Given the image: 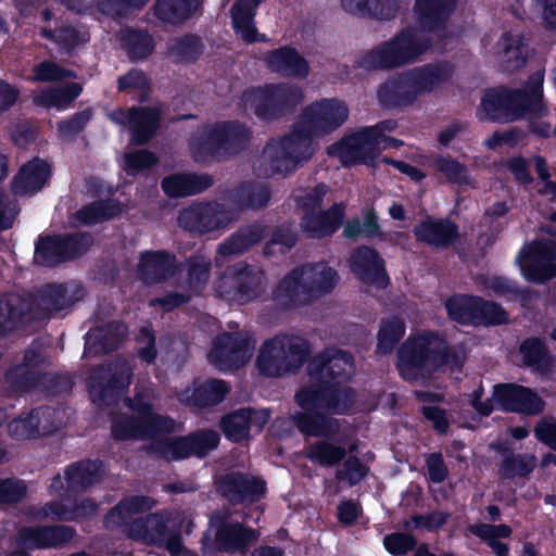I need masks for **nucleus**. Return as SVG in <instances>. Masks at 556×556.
I'll return each instance as SVG.
<instances>
[{
	"mask_svg": "<svg viewBox=\"0 0 556 556\" xmlns=\"http://www.w3.org/2000/svg\"><path fill=\"white\" fill-rule=\"evenodd\" d=\"M103 463L99 458H85L66 466L65 481L71 494H80L97 483L102 477Z\"/></svg>",
	"mask_w": 556,
	"mask_h": 556,
	"instance_id": "36",
	"label": "nucleus"
},
{
	"mask_svg": "<svg viewBox=\"0 0 556 556\" xmlns=\"http://www.w3.org/2000/svg\"><path fill=\"white\" fill-rule=\"evenodd\" d=\"M249 344L242 332H224L214 340L210 356L219 367L239 368L247 362Z\"/></svg>",
	"mask_w": 556,
	"mask_h": 556,
	"instance_id": "27",
	"label": "nucleus"
},
{
	"mask_svg": "<svg viewBox=\"0 0 556 556\" xmlns=\"http://www.w3.org/2000/svg\"><path fill=\"white\" fill-rule=\"evenodd\" d=\"M543 84L544 72L536 71L529 76L525 88L515 89L522 93L520 100L529 115L539 117L547 112V109L543 103Z\"/></svg>",
	"mask_w": 556,
	"mask_h": 556,
	"instance_id": "51",
	"label": "nucleus"
},
{
	"mask_svg": "<svg viewBox=\"0 0 556 556\" xmlns=\"http://www.w3.org/2000/svg\"><path fill=\"white\" fill-rule=\"evenodd\" d=\"M89 40L90 35L84 27L71 23H62L58 26L56 46L62 53L72 55Z\"/></svg>",
	"mask_w": 556,
	"mask_h": 556,
	"instance_id": "56",
	"label": "nucleus"
},
{
	"mask_svg": "<svg viewBox=\"0 0 556 556\" xmlns=\"http://www.w3.org/2000/svg\"><path fill=\"white\" fill-rule=\"evenodd\" d=\"M456 4L457 0H415L414 11L420 30L445 38Z\"/></svg>",
	"mask_w": 556,
	"mask_h": 556,
	"instance_id": "24",
	"label": "nucleus"
},
{
	"mask_svg": "<svg viewBox=\"0 0 556 556\" xmlns=\"http://www.w3.org/2000/svg\"><path fill=\"white\" fill-rule=\"evenodd\" d=\"M203 39L193 33L174 37L167 46V54L176 64H193L204 53Z\"/></svg>",
	"mask_w": 556,
	"mask_h": 556,
	"instance_id": "45",
	"label": "nucleus"
},
{
	"mask_svg": "<svg viewBox=\"0 0 556 556\" xmlns=\"http://www.w3.org/2000/svg\"><path fill=\"white\" fill-rule=\"evenodd\" d=\"M159 163L157 155L148 150L140 149L124 154V170L128 176L135 177L137 174L149 170Z\"/></svg>",
	"mask_w": 556,
	"mask_h": 556,
	"instance_id": "60",
	"label": "nucleus"
},
{
	"mask_svg": "<svg viewBox=\"0 0 556 556\" xmlns=\"http://www.w3.org/2000/svg\"><path fill=\"white\" fill-rule=\"evenodd\" d=\"M126 406L138 418L144 420H159L157 429L162 430L164 434H169L175 429V420L167 415H161L154 412L153 403L148 399L143 391H136L132 397L125 401Z\"/></svg>",
	"mask_w": 556,
	"mask_h": 556,
	"instance_id": "50",
	"label": "nucleus"
},
{
	"mask_svg": "<svg viewBox=\"0 0 556 556\" xmlns=\"http://www.w3.org/2000/svg\"><path fill=\"white\" fill-rule=\"evenodd\" d=\"M159 420H144L134 415L121 414L111 424V435L115 441L148 440L164 434L157 429Z\"/></svg>",
	"mask_w": 556,
	"mask_h": 556,
	"instance_id": "32",
	"label": "nucleus"
},
{
	"mask_svg": "<svg viewBox=\"0 0 556 556\" xmlns=\"http://www.w3.org/2000/svg\"><path fill=\"white\" fill-rule=\"evenodd\" d=\"M432 46L429 35L407 26L361 55L357 65L366 71L399 68L417 62Z\"/></svg>",
	"mask_w": 556,
	"mask_h": 556,
	"instance_id": "7",
	"label": "nucleus"
},
{
	"mask_svg": "<svg viewBox=\"0 0 556 556\" xmlns=\"http://www.w3.org/2000/svg\"><path fill=\"white\" fill-rule=\"evenodd\" d=\"M83 92L79 83L71 81L64 86L48 89L36 99V103L47 108L64 110L70 106Z\"/></svg>",
	"mask_w": 556,
	"mask_h": 556,
	"instance_id": "54",
	"label": "nucleus"
},
{
	"mask_svg": "<svg viewBox=\"0 0 556 556\" xmlns=\"http://www.w3.org/2000/svg\"><path fill=\"white\" fill-rule=\"evenodd\" d=\"M271 199L268 184L255 179L242 180L223 193V203L228 223H235L249 212L265 210Z\"/></svg>",
	"mask_w": 556,
	"mask_h": 556,
	"instance_id": "16",
	"label": "nucleus"
},
{
	"mask_svg": "<svg viewBox=\"0 0 556 556\" xmlns=\"http://www.w3.org/2000/svg\"><path fill=\"white\" fill-rule=\"evenodd\" d=\"M348 450L341 441L333 442L331 439L321 438L309 446L308 459L324 468L339 466L346 457Z\"/></svg>",
	"mask_w": 556,
	"mask_h": 556,
	"instance_id": "46",
	"label": "nucleus"
},
{
	"mask_svg": "<svg viewBox=\"0 0 556 556\" xmlns=\"http://www.w3.org/2000/svg\"><path fill=\"white\" fill-rule=\"evenodd\" d=\"M177 258L166 251H146L141 253L138 270L146 283H159L176 274Z\"/></svg>",
	"mask_w": 556,
	"mask_h": 556,
	"instance_id": "31",
	"label": "nucleus"
},
{
	"mask_svg": "<svg viewBox=\"0 0 556 556\" xmlns=\"http://www.w3.org/2000/svg\"><path fill=\"white\" fill-rule=\"evenodd\" d=\"M76 535L75 528L66 525L24 526L16 534L17 549L8 556H31V551L62 548Z\"/></svg>",
	"mask_w": 556,
	"mask_h": 556,
	"instance_id": "18",
	"label": "nucleus"
},
{
	"mask_svg": "<svg viewBox=\"0 0 556 556\" xmlns=\"http://www.w3.org/2000/svg\"><path fill=\"white\" fill-rule=\"evenodd\" d=\"M444 308L447 318L462 326L490 327L508 323L507 312L500 303L480 295L454 293L445 300Z\"/></svg>",
	"mask_w": 556,
	"mask_h": 556,
	"instance_id": "11",
	"label": "nucleus"
},
{
	"mask_svg": "<svg viewBox=\"0 0 556 556\" xmlns=\"http://www.w3.org/2000/svg\"><path fill=\"white\" fill-rule=\"evenodd\" d=\"M505 41L503 51V70L514 73L527 63V55L525 54L526 46L521 39L515 40L509 34L503 36Z\"/></svg>",
	"mask_w": 556,
	"mask_h": 556,
	"instance_id": "59",
	"label": "nucleus"
},
{
	"mask_svg": "<svg viewBox=\"0 0 556 556\" xmlns=\"http://www.w3.org/2000/svg\"><path fill=\"white\" fill-rule=\"evenodd\" d=\"M413 233L416 241L440 250L454 245L460 237L459 227L454 220L429 215L414 227Z\"/></svg>",
	"mask_w": 556,
	"mask_h": 556,
	"instance_id": "25",
	"label": "nucleus"
},
{
	"mask_svg": "<svg viewBox=\"0 0 556 556\" xmlns=\"http://www.w3.org/2000/svg\"><path fill=\"white\" fill-rule=\"evenodd\" d=\"M522 93L506 86L490 87L483 91L476 115L480 122L513 123L529 115L520 98Z\"/></svg>",
	"mask_w": 556,
	"mask_h": 556,
	"instance_id": "14",
	"label": "nucleus"
},
{
	"mask_svg": "<svg viewBox=\"0 0 556 556\" xmlns=\"http://www.w3.org/2000/svg\"><path fill=\"white\" fill-rule=\"evenodd\" d=\"M253 138V130L239 119L217 121L207 125L190 143L194 160L222 159L244 152Z\"/></svg>",
	"mask_w": 556,
	"mask_h": 556,
	"instance_id": "8",
	"label": "nucleus"
},
{
	"mask_svg": "<svg viewBox=\"0 0 556 556\" xmlns=\"http://www.w3.org/2000/svg\"><path fill=\"white\" fill-rule=\"evenodd\" d=\"M467 358L463 343L451 345L438 331L409 337L397 351V369L405 381L431 378L443 367L460 372Z\"/></svg>",
	"mask_w": 556,
	"mask_h": 556,
	"instance_id": "4",
	"label": "nucleus"
},
{
	"mask_svg": "<svg viewBox=\"0 0 556 556\" xmlns=\"http://www.w3.org/2000/svg\"><path fill=\"white\" fill-rule=\"evenodd\" d=\"M199 7V0H156L154 15L165 23L181 24L192 17Z\"/></svg>",
	"mask_w": 556,
	"mask_h": 556,
	"instance_id": "49",
	"label": "nucleus"
},
{
	"mask_svg": "<svg viewBox=\"0 0 556 556\" xmlns=\"http://www.w3.org/2000/svg\"><path fill=\"white\" fill-rule=\"evenodd\" d=\"M380 152L381 147H378L367 127L344 136L327 148L328 155L338 157L345 167L368 165L378 159Z\"/></svg>",
	"mask_w": 556,
	"mask_h": 556,
	"instance_id": "20",
	"label": "nucleus"
},
{
	"mask_svg": "<svg viewBox=\"0 0 556 556\" xmlns=\"http://www.w3.org/2000/svg\"><path fill=\"white\" fill-rule=\"evenodd\" d=\"M265 280V271L261 267L237 262L225 268L215 289L222 299L244 305L262 296Z\"/></svg>",
	"mask_w": 556,
	"mask_h": 556,
	"instance_id": "12",
	"label": "nucleus"
},
{
	"mask_svg": "<svg viewBox=\"0 0 556 556\" xmlns=\"http://www.w3.org/2000/svg\"><path fill=\"white\" fill-rule=\"evenodd\" d=\"M144 451L149 455L167 462H178L194 456L187 434L153 440Z\"/></svg>",
	"mask_w": 556,
	"mask_h": 556,
	"instance_id": "44",
	"label": "nucleus"
},
{
	"mask_svg": "<svg viewBox=\"0 0 556 556\" xmlns=\"http://www.w3.org/2000/svg\"><path fill=\"white\" fill-rule=\"evenodd\" d=\"M303 100L301 87L290 83H266L243 90L241 102L257 119L273 122L292 113Z\"/></svg>",
	"mask_w": 556,
	"mask_h": 556,
	"instance_id": "9",
	"label": "nucleus"
},
{
	"mask_svg": "<svg viewBox=\"0 0 556 556\" xmlns=\"http://www.w3.org/2000/svg\"><path fill=\"white\" fill-rule=\"evenodd\" d=\"M433 167L438 173H441L445 177L446 182L451 185L462 186L469 182L467 166L448 155H437L433 159Z\"/></svg>",
	"mask_w": 556,
	"mask_h": 556,
	"instance_id": "58",
	"label": "nucleus"
},
{
	"mask_svg": "<svg viewBox=\"0 0 556 556\" xmlns=\"http://www.w3.org/2000/svg\"><path fill=\"white\" fill-rule=\"evenodd\" d=\"M349 117V108L337 98H324L306 106L301 122L279 139H270L264 147L271 175H288L308 161L313 154L314 137L329 135Z\"/></svg>",
	"mask_w": 556,
	"mask_h": 556,
	"instance_id": "1",
	"label": "nucleus"
},
{
	"mask_svg": "<svg viewBox=\"0 0 556 556\" xmlns=\"http://www.w3.org/2000/svg\"><path fill=\"white\" fill-rule=\"evenodd\" d=\"M229 393L226 381L208 378L203 382H194L189 395L186 396L188 405L197 408H208L220 404Z\"/></svg>",
	"mask_w": 556,
	"mask_h": 556,
	"instance_id": "43",
	"label": "nucleus"
},
{
	"mask_svg": "<svg viewBox=\"0 0 556 556\" xmlns=\"http://www.w3.org/2000/svg\"><path fill=\"white\" fill-rule=\"evenodd\" d=\"M519 355L525 367L532 371L546 375L552 371L555 358L546 342L540 337H529L521 341Z\"/></svg>",
	"mask_w": 556,
	"mask_h": 556,
	"instance_id": "39",
	"label": "nucleus"
},
{
	"mask_svg": "<svg viewBox=\"0 0 556 556\" xmlns=\"http://www.w3.org/2000/svg\"><path fill=\"white\" fill-rule=\"evenodd\" d=\"M348 263L350 271L362 283L379 290L390 285L386 262L375 248L365 244L356 247L351 251Z\"/></svg>",
	"mask_w": 556,
	"mask_h": 556,
	"instance_id": "22",
	"label": "nucleus"
},
{
	"mask_svg": "<svg viewBox=\"0 0 556 556\" xmlns=\"http://www.w3.org/2000/svg\"><path fill=\"white\" fill-rule=\"evenodd\" d=\"M345 217L343 203H333L327 210H317L302 215L300 227L309 239H325L333 236Z\"/></svg>",
	"mask_w": 556,
	"mask_h": 556,
	"instance_id": "26",
	"label": "nucleus"
},
{
	"mask_svg": "<svg viewBox=\"0 0 556 556\" xmlns=\"http://www.w3.org/2000/svg\"><path fill=\"white\" fill-rule=\"evenodd\" d=\"M217 489L231 505L253 504L266 493V482L241 471H231L219 477Z\"/></svg>",
	"mask_w": 556,
	"mask_h": 556,
	"instance_id": "23",
	"label": "nucleus"
},
{
	"mask_svg": "<svg viewBox=\"0 0 556 556\" xmlns=\"http://www.w3.org/2000/svg\"><path fill=\"white\" fill-rule=\"evenodd\" d=\"M93 116V109L88 106L81 111L75 112L68 118L59 121L56 129L62 139H74L85 130Z\"/></svg>",
	"mask_w": 556,
	"mask_h": 556,
	"instance_id": "62",
	"label": "nucleus"
},
{
	"mask_svg": "<svg viewBox=\"0 0 556 556\" xmlns=\"http://www.w3.org/2000/svg\"><path fill=\"white\" fill-rule=\"evenodd\" d=\"M214 185L210 174L176 173L165 176L161 181L163 192L172 199L197 195Z\"/></svg>",
	"mask_w": 556,
	"mask_h": 556,
	"instance_id": "30",
	"label": "nucleus"
},
{
	"mask_svg": "<svg viewBox=\"0 0 556 556\" xmlns=\"http://www.w3.org/2000/svg\"><path fill=\"white\" fill-rule=\"evenodd\" d=\"M266 230L267 226L262 220L241 226L219 243L217 253L223 257L242 254L261 243Z\"/></svg>",
	"mask_w": 556,
	"mask_h": 556,
	"instance_id": "34",
	"label": "nucleus"
},
{
	"mask_svg": "<svg viewBox=\"0 0 556 556\" xmlns=\"http://www.w3.org/2000/svg\"><path fill=\"white\" fill-rule=\"evenodd\" d=\"M51 176V166L40 157H34L25 163L11 181L14 195L35 194L39 192Z\"/></svg>",
	"mask_w": 556,
	"mask_h": 556,
	"instance_id": "28",
	"label": "nucleus"
},
{
	"mask_svg": "<svg viewBox=\"0 0 556 556\" xmlns=\"http://www.w3.org/2000/svg\"><path fill=\"white\" fill-rule=\"evenodd\" d=\"M117 37L122 50L131 62L147 60L155 50V40L148 29L125 26Z\"/></svg>",
	"mask_w": 556,
	"mask_h": 556,
	"instance_id": "38",
	"label": "nucleus"
},
{
	"mask_svg": "<svg viewBox=\"0 0 556 556\" xmlns=\"http://www.w3.org/2000/svg\"><path fill=\"white\" fill-rule=\"evenodd\" d=\"M264 61L273 73L286 77L304 79L309 74L307 60L291 46H282L268 51Z\"/></svg>",
	"mask_w": 556,
	"mask_h": 556,
	"instance_id": "29",
	"label": "nucleus"
},
{
	"mask_svg": "<svg viewBox=\"0 0 556 556\" xmlns=\"http://www.w3.org/2000/svg\"><path fill=\"white\" fill-rule=\"evenodd\" d=\"M261 0H236L230 10L232 28L247 43L266 42L265 34H260L254 17Z\"/></svg>",
	"mask_w": 556,
	"mask_h": 556,
	"instance_id": "33",
	"label": "nucleus"
},
{
	"mask_svg": "<svg viewBox=\"0 0 556 556\" xmlns=\"http://www.w3.org/2000/svg\"><path fill=\"white\" fill-rule=\"evenodd\" d=\"M157 501L149 495H129L122 498L104 516V522L109 527L124 526L132 516L150 511Z\"/></svg>",
	"mask_w": 556,
	"mask_h": 556,
	"instance_id": "42",
	"label": "nucleus"
},
{
	"mask_svg": "<svg viewBox=\"0 0 556 556\" xmlns=\"http://www.w3.org/2000/svg\"><path fill=\"white\" fill-rule=\"evenodd\" d=\"M496 409L522 416H539L546 406L536 390L517 382H498L493 386Z\"/></svg>",
	"mask_w": 556,
	"mask_h": 556,
	"instance_id": "19",
	"label": "nucleus"
},
{
	"mask_svg": "<svg viewBox=\"0 0 556 556\" xmlns=\"http://www.w3.org/2000/svg\"><path fill=\"white\" fill-rule=\"evenodd\" d=\"M454 71V65L450 61H438L394 73L378 86V103L384 110L407 109L419 96L430 93L447 83Z\"/></svg>",
	"mask_w": 556,
	"mask_h": 556,
	"instance_id": "5",
	"label": "nucleus"
},
{
	"mask_svg": "<svg viewBox=\"0 0 556 556\" xmlns=\"http://www.w3.org/2000/svg\"><path fill=\"white\" fill-rule=\"evenodd\" d=\"M122 204L118 200L108 198L92 201L76 213L77 218L84 225H96L111 220L122 214Z\"/></svg>",
	"mask_w": 556,
	"mask_h": 556,
	"instance_id": "48",
	"label": "nucleus"
},
{
	"mask_svg": "<svg viewBox=\"0 0 556 556\" xmlns=\"http://www.w3.org/2000/svg\"><path fill=\"white\" fill-rule=\"evenodd\" d=\"M500 453L504 456L498 468L502 479L528 478L536 466L533 454H515L506 447H501Z\"/></svg>",
	"mask_w": 556,
	"mask_h": 556,
	"instance_id": "47",
	"label": "nucleus"
},
{
	"mask_svg": "<svg viewBox=\"0 0 556 556\" xmlns=\"http://www.w3.org/2000/svg\"><path fill=\"white\" fill-rule=\"evenodd\" d=\"M128 126L130 143L144 146L155 135L160 126V111L153 106L128 108Z\"/></svg>",
	"mask_w": 556,
	"mask_h": 556,
	"instance_id": "35",
	"label": "nucleus"
},
{
	"mask_svg": "<svg viewBox=\"0 0 556 556\" xmlns=\"http://www.w3.org/2000/svg\"><path fill=\"white\" fill-rule=\"evenodd\" d=\"M85 289L80 282L70 281L43 285L37 296L9 292L0 296V338L50 318L83 300Z\"/></svg>",
	"mask_w": 556,
	"mask_h": 556,
	"instance_id": "3",
	"label": "nucleus"
},
{
	"mask_svg": "<svg viewBox=\"0 0 556 556\" xmlns=\"http://www.w3.org/2000/svg\"><path fill=\"white\" fill-rule=\"evenodd\" d=\"M255 539V530L240 522L222 521L215 532V541L222 552L244 549Z\"/></svg>",
	"mask_w": 556,
	"mask_h": 556,
	"instance_id": "40",
	"label": "nucleus"
},
{
	"mask_svg": "<svg viewBox=\"0 0 556 556\" xmlns=\"http://www.w3.org/2000/svg\"><path fill=\"white\" fill-rule=\"evenodd\" d=\"M525 279L532 283H545L556 278V241L535 239L525 243L517 254Z\"/></svg>",
	"mask_w": 556,
	"mask_h": 556,
	"instance_id": "15",
	"label": "nucleus"
},
{
	"mask_svg": "<svg viewBox=\"0 0 556 556\" xmlns=\"http://www.w3.org/2000/svg\"><path fill=\"white\" fill-rule=\"evenodd\" d=\"M309 342L300 336L276 334L264 341L256 357L260 372L266 377L295 374L308 361Z\"/></svg>",
	"mask_w": 556,
	"mask_h": 556,
	"instance_id": "10",
	"label": "nucleus"
},
{
	"mask_svg": "<svg viewBox=\"0 0 556 556\" xmlns=\"http://www.w3.org/2000/svg\"><path fill=\"white\" fill-rule=\"evenodd\" d=\"M131 371L116 364H100L87 381L91 401L99 406L116 404L130 384Z\"/></svg>",
	"mask_w": 556,
	"mask_h": 556,
	"instance_id": "17",
	"label": "nucleus"
},
{
	"mask_svg": "<svg viewBox=\"0 0 556 556\" xmlns=\"http://www.w3.org/2000/svg\"><path fill=\"white\" fill-rule=\"evenodd\" d=\"M191 444L193 455L204 458L212 451L218 447L220 435L213 429H201L187 434Z\"/></svg>",
	"mask_w": 556,
	"mask_h": 556,
	"instance_id": "63",
	"label": "nucleus"
},
{
	"mask_svg": "<svg viewBox=\"0 0 556 556\" xmlns=\"http://www.w3.org/2000/svg\"><path fill=\"white\" fill-rule=\"evenodd\" d=\"M118 92L129 93L131 90L139 91L138 102L148 101L151 92V83L147 74L140 68H130L126 74L117 78Z\"/></svg>",
	"mask_w": 556,
	"mask_h": 556,
	"instance_id": "57",
	"label": "nucleus"
},
{
	"mask_svg": "<svg viewBox=\"0 0 556 556\" xmlns=\"http://www.w3.org/2000/svg\"><path fill=\"white\" fill-rule=\"evenodd\" d=\"M339 280L338 271L320 263L293 267L276 285L273 301L285 311L311 305L330 293Z\"/></svg>",
	"mask_w": 556,
	"mask_h": 556,
	"instance_id": "6",
	"label": "nucleus"
},
{
	"mask_svg": "<svg viewBox=\"0 0 556 556\" xmlns=\"http://www.w3.org/2000/svg\"><path fill=\"white\" fill-rule=\"evenodd\" d=\"M298 430L306 437L332 439L340 431L341 424L337 418L320 410L298 412L293 416Z\"/></svg>",
	"mask_w": 556,
	"mask_h": 556,
	"instance_id": "37",
	"label": "nucleus"
},
{
	"mask_svg": "<svg viewBox=\"0 0 556 556\" xmlns=\"http://www.w3.org/2000/svg\"><path fill=\"white\" fill-rule=\"evenodd\" d=\"M249 420V410L242 407L224 415L220 418L219 428L228 441L241 443L250 438Z\"/></svg>",
	"mask_w": 556,
	"mask_h": 556,
	"instance_id": "53",
	"label": "nucleus"
},
{
	"mask_svg": "<svg viewBox=\"0 0 556 556\" xmlns=\"http://www.w3.org/2000/svg\"><path fill=\"white\" fill-rule=\"evenodd\" d=\"M369 472V467L358 456L350 455L343 460L342 468L336 472L339 481H348L350 486L357 485Z\"/></svg>",
	"mask_w": 556,
	"mask_h": 556,
	"instance_id": "64",
	"label": "nucleus"
},
{
	"mask_svg": "<svg viewBox=\"0 0 556 556\" xmlns=\"http://www.w3.org/2000/svg\"><path fill=\"white\" fill-rule=\"evenodd\" d=\"M35 424L38 426V437H47L55 433L62 428L61 410L59 408L43 405L33 408Z\"/></svg>",
	"mask_w": 556,
	"mask_h": 556,
	"instance_id": "61",
	"label": "nucleus"
},
{
	"mask_svg": "<svg viewBox=\"0 0 556 556\" xmlns=\"http://www.w3.org/2000/svg\"><path fill=\"white\" fill-rule=\"evenodd\" d=\"M341 7L352 15L378 21H390L400 10L396 0H341Z\"/></svg>",
	"mask_w": 556,
	"mask_h": 556,
	"instance_id": "41",
	"label": "nucleus"
},
{
	"mask_svg": "<svg viewBox=\"0 0 556 556\" xmlns=\"http://www.w3.org/2000/svg\"><path fill=\"white\" fill-rule=\"evenodd\" d=\"M306 370L312 383L295 392L296 405L306 412L348 414L356 400L354 388L346 386L355 370L352 353L326 349L308 362Z\"/></svg>",
	"mask_w": 556,
	"mask_h": 556,
	"instance_id": "2",
	"label": "nucleus"
},
{
	"mask_svg": "<svg viewBox=\"0 0 556 556\" xmlns=\"http://www.w3.org/2000/svg\"><path fill=\"white\" fill-rule=\"evenodd\" d=\"M177 224L182 230L203 236L225 228L228 223L224 204L219 202H197L184 207L177 216Z\"/></svg>",
	"mask_w": 556,
	"mask_h": 556,
	"instance_id": "21",
	"label": "nucleus"
},
{
	"mask_svg": "<svg viewBox=\"0 0 556 556\" xmlns=\"http://www.w3.org/2000/svg\"><path fill=\"white\" fill-rule=\"evenodd\" d=\"M485 288L490 289L497 296H507L509 300H518L526 305L532 298L530 288H522L519 283L505 276H492L485 282Z\"/></svg>",
	"mask_w": 556,
	"mask_h": 556,
	"instance_id": "55",
	"label": "nucleus"
},
{
	"mask_svg": "<svg viewBox=\"0 0 556 556\" xmlns=\"http://www.w3.org/2000/svg\"><path fill=\"white\" fill-rule=\"evenodd\" d=\"M93 244L89 232L39 235L35 242L34 262L54 268L85 255Z\"/></svg>",
	"mask_w": 556,
	"mask_h": 556,
	"instance_id": "13",
	"label": "nucleus"
},
{
	"mask_svg": "<svg viewBox=\"0 0 556 556\" xmlns=\"http://www.w3.org/2000/svg\"><path fill=\"white\" fill-rule=\"evenodd\" d=\"M406 332V325L399 316L382 319L377 333L376 353L388 355L393 352Z\"/></svg>",
	"mask_w": 556,
	"mask_h": 556,
	"instance_id": "52",
	"label": "nucleus"
}]
</instances>
